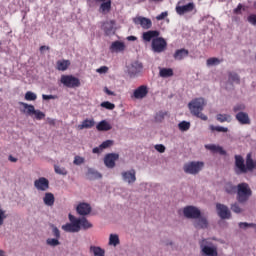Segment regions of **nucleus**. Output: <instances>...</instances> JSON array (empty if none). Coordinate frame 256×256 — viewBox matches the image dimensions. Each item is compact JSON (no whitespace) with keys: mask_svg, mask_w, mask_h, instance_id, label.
<instances>
[{"mask_svg":"<svg viewBox=\"0 0 256 256\" xmlns=\"http://www.w3.org/2000/svg\"><path fill=\"white\" fill-rule=\"evenodd\" d=\"M216 211L220 219H231V210L225 204L217 203Z\"/></svg>","mask_w":256,"mask_h":256,"instance_id":"obj_11","label":"nucleus"},{"mask_svg":"<svg viewBox=\"0 0 256 256\" xmlns=\"http://www.w3.org/2000/svg\"><path fill=\"white\" fill-rule=\"evenodd\" d=\"M86 177H88L90 181H93L95 179H101L103 176L101 175V173L97 172V170L89 168L86 173Z\"/></svg>","mask_w":256,"mask_h":256,"instance_id":"obj_30","label":"nucleus"},{"mask_svg":"<svg viewBox=\"0 0 256 256\" xmlns=\"http://www.w3.org/2000/svg\"><path fill=\"white\" fill-rule=\"evenodd\" d=\"M108 71H109V68L107 66H101L96 70V72L100 74L107 73Z\"/></svg>","mask_w":256,"mask_h":256,"instance_id":"obj_57","label":"nucleus"},{"mask_svg":"<svg viewBox=\"0 0 256 256\" xmlns=\"http://www.w3.org/2000/svg\"><path fill=\"white\" fill-rule=\"evenodd\" d=\"M109 11H111V0L102 2L99 8V13H102V15H107Z\"/></svg>","mask_w":256,"mask_h":256,"instance_id":"obj_31","label":"nucleus"},{"mask_svg":"<svg viewBox=\"0 0 256 256\" xmlns=\"http://www.w3.org/2000/svg\"><path fill=\"white\" fill-rule=\"evenodd\" d=\"M155 149L158 153H165V146L163 144L155 145Z\"/></svg>","mask_w":256,"mask_h":256,"instance_id":"obj_56","label":"nucleus"},{"mask_svg":"<svg viewBox=\"0 0 256 256\" xmlns=\"http://www.w3.org/2000/svg\"><path fill=\"white\" fill-rule=\"evenodd\" d=\"M8 159L11 161V163H17V158L13 157L12 155H10Z\"/></svg>","mask_w":256,"mask_h":256,"instance_id":"obj_62","label":"nucleus"},{"mask_svg":"<svg viewBox=\"0 0 256 256\" xmlns=\"http://www.w3.org/2000/svg\"><path fill=\"white\" fill-rule=\"evenodd\" d=\"M5 219H7V215H5V211L0 208V226L3 225Z\"/></svg>","mask_w":256,"mask_h":256,"instance_id":"obj_54","label":"nucleus"},{"mask_svg":"<svg viewBox=\"0 0 256 256\" xmlns=\"http://www.w3.org/2000/svg\"><path fill=\"white\" fill-rule=\"evenodd\" d=\"M205 149L212 151V153H219L220 155H227V152L221 146L215 144H206Z\"/></svg>","mask_w":256,"mask_h":256,"instance_id":"obj_28","label":"nucleus"},{"mask_svg":"<svg viewBox=\"0 0 256 256\" xmlns=\"http://www.w3.org/2000/svg\"><path fill=\"white\" fill-rule=\"evenodd\" d=\"M165 117H167V112L159 111V112L156 113V115H155V121H156V123H161V122L163 121V119H165Z\"/></svg>","mask_w":256,"mask_h":256,"instance_id":"obj_42","label":"nucleus"},{"mask_svg":"<svg viewBox=\"0 0 256 256\" xmlns=\"http://www.w3.org/2000/svg\"><path fill=\"white\" fill-rule=\"evenodd\" d=\"M236 120L240 125H251V118H249L247 112H238L236 114Z\"/></svg>","mask_w":256,"mask_h":256,"instance_id":"obj_22","label":"nucleus"},{"mask_svg":"<svg viewBox=\"0 0 256 256\" xmlns=\"http://www.w3.org/2000/svg\"><path fill=\"white\" fill-rule=\"evenodd\" d=\"M175 61H183L185 57H189V50L182 48L175 51L173 55Z\"/></svg>","mask_w":256,"mask_h":256,"instance_id":"obj_25","label":"nucleus"},{"mask_svg":"<svg viewBox=\"0 0 256 256\" xmlns=\"http://www.w3.org/2000/svg\"><path fill=\"white\" fill-rule=\"evenodd\" d=\"M216 119L220 123H225V122L226 123H231V121L233 120V117L229 114H217Z\"/></svg>","mask_w":256,"mask_h":256,"instance_id":"obj_34","label":"nucleus"},{"mask_svg":"<svg viewBox=\"0 0 256 256\" xmlns=\"http://www.w3.org/2000/svg\"><path fill=\"white\" fill-rule=\"evenodd\" d=\"M69 65H71V62L69 60H59L57 62V69L58 71H67Z\"/></svg>","mask_w":256,"mask_h":256,"instance_id":"obj_35","label":"nucleus"},{"mask_svg":"<svg viewBox=\"0 0 256 256\" xmlns=\"http://www.w3.org/2000/svg\"><path fill=\"white\" fill-rule=\"evenodd\" d=\"M100 105L101 107H104V109H108L109 111H113V109H115V104L109 101L102 102Z\"/></svg>","mask_w":256,"mask_h":256,"instance_id":"obj_47","label":"nucleus"},{"mask_svg":"<svg viewBox=\"0 0 256 256\" xmlns=\"http://www.w3.org/2000/svg\"><path fill=\"white\" fill-rule=\"evenodd\" d=\"M115 25H116L115 20L104 22L102 28L105 35H115V31H116Z\"/></svg>","mask_w":256,"mask_h":256,"instance_id":"obj_19","label":"nucleus"},{"mask_svg":"<svg viewBox=\"0 0 256 256\" xmlns=\"http://www.w3.org/2000/svg\"><path fill=\"white\" fill-rule=\"evenodd\" d=\"M219 63H221V60H219V58H209L206 61V65L208 67H214L215 65H219Z\"/></svg>","mask_w":256,"mask_h":256,"instance_id":"obj_43","label":"nucleus"},{"mask_svg":"<svg viewBox=\"0 0 256 256\" xmlns=\"http://www.w3.org/2000/svg\"><path fill=\"white\" fill-rule=\"evenodd\" d=\"M205 167V163L201 161H192L184 164L183 170L188 175H197L199 172L203 170Z\"/></svg>","mask_w":256,"mask_h":256,"instance_id":"obj_5","label":"nucleus"},{"mask_svg":"<svg viewBox=\"0 0 256 256\" xmlns=\"http://www.w3.org/2000/svg\"><path fill=\"white\" fill-rule=\"evenodd\" d=\"M76 211L78 215H89V213H91V205L87 203H80L77 206Z\"/></svg>","mask_w":256,"mask_h":256,"instance_id":"obj_24","label":"nucleus"},{"mask_svg":"<svg viewBox=\"0 0 256 256\" xmlns=\"http://www.w3.org/2000/svg\"><path fill=\"white\" fill-rule=\"evenodd\" d=\"M231 211H233V213H241L242 210L238 203H234L231 205Z\"/></svg>","mask_w":256,"mask_h":256,"instance_id":"obj_52","label":"nucleus"},{"mask_svg":"<svg viewBox=\"0 0 256 256\" xmlns=\"http://www.w3.org/2000/svg\"><path fill=\"white\" fill-rule=\"evenodd\" d=\"M141 71H143V64H141V62L135 61L127 66V73L129 77H137Z\"/></svg>","mask_w":256,"mask_h":256,"instance_id":"obj_10","label":"nucleus"},{"mask_svg":"<svg viewBox=\"0 0 256 256\" xmlns=\"http://www.w3.org/2000/svg\"><path fill=\"white\" fill-rule=\"evenodd\" d=\"M148 94L149 88L145 85H141L134 90L132 97H134V99H145V97H147Z\"/></svg>","mask_w":256,"mask_h":256,"instance_id":"obj_18","label":"nucleus"},{"mask_svg":"<svg viewBox=\"0 0 256 256\" xmlns=\"http://www.w3.org/2000/svg\"><path fill=\"white\" fill-rule=\"evenodd\" d=\"M73 163L74 165H83V163H85V158L81 156H75Z\"/></svg>","mask_w":256,"mask_h":256,"instance_id":"obj_48","label":"nucleus"},{"mask_svg":"<svg viewBox=\"0 0 256 256\" xmlns=\"http://www.w3.org/2000/svg\"><path fill=\"white\" fill-rule=\"evenodd\" d=\"M111 53H120L121 51H125V43L121 41H115L110 46Z\"/></svg>","mask_w":256,"mask_h":256,"instance_id":"obj_26","label":"nucleus"},{"mask_svg":"<svg viewBox=\"0 0 256 256\" xmlns=\"http://www.w3.org/2000/svg\"><path fill=\"white\" fill-rule=\"evenodd\" d=\"M160 77L167 78L173 77V69L171 68H162L159 72Z\"/></svg>","mask_w":256,"mask_h":256,"instance_id":"obj_38","label":"nucleus"},{"mask_svg":"<svg viewBox=\"0 0 256 256\" xmlns=\"http://www.w3.org/2000/svg\"><path fill=\"white\" fill-rule=\"evenodd\" d=\"M246 109V106L245 104L243 103H240V104H236L234 107H233V111L234 113H243Z\"/></svg>","mask_w":256,"mask_h":256,"instance_id":"obj_45","label":"nucleus"},{"mask_svg":"<svg viewBox=\"0 0 256 256\" xmlns=\"http://www.w3.org/2000/svg\"><path fill=\"white\" fill-rule=\"evenodd\" d=\"M25 100L26 101H36L37 100V94L34 92L28 91L25 94Z\"/></svg>","mask_w":256,"mask_h":256,"instance_id":"obj_46","label":"nucleus"},{"mask_svg":"<svg viewBox=\"0 0 256 256\" xmlns=\"http://www.w3.org/2000/svg\"><path fill=\"white\" fill-rule=\"evenodd\" d=\"M54 171L57 175H67V169L58 165H54Z\"/></svg>","mask_w":256,"mask_h":256,"instance_id":"obj_44","label":"nucleus"},{"mask_svg":"<svg viewBox=\"0 0 256 256\" xmlns=\"http://www.w3.org/2000/svg\"><path fill=\"white\" fill-rule=\"evenodd\" d=\"M224 189H225L226 193H228L229 195H233V194L237 193V186L233 185L230 182L225 184Z\"/></svg>","mask_w":256,"mask_h":256,"instance_id":"obj_37","label":"nucleus"},{"mask_svg":"<svg viewBox=\"0 0 256 256\" xmlns=\"http://www.w3.org/2000/svg\"><path fill=\"white\" fill-rule=\"evenodd\" d=\"M241 83V78L239 74L235 72H230L228 74V81L226 83V89H232L233 85H239Z\"/></svg>","mask_w":256,"mask_h":256,"instance_id":"obj_13","label":"nucleus"},{"mask_svg":"<svg viewBox=\"0 0 256 256\" xmlns=\"http://www.w3.org/2000/svg\"><path fill=\"white\" fill-rule=\"evenodd\" d=\"M96 129H112V127L109 122H107L106 120H102L97 124Z\"/></svg>","mask_w":256,"mask_h":256,"instance_id":"obj_41","label":"nucleus"},{"mask_svg":"<svg viewBox=\"0 0 256 256\" xmlns=\"http://www.w3.org/2000/svg\"><path fill=\"white\" fill-rule=\"evenodd\" d=\"M42 99H44V101H49L51 99H55V96L54 95L43 94Z\"/></svg>","mask_w":256,"mask_h":256,"instance_id":"obj_59","label":"nucleus"},{"mask_svg":"<svg viewBox=\"0 0 256 256\" xmlns=\"http://www.w3.org/2000/svg\"><path fill=\"white\" fill-rule=\"evenodd\" d=\"M159 35H161V33L157 30H149L147 32H144L142 34V39L144 41H146L147 43H149L151 41V39H156L159 37Z\"/></svg>","mask_w":256,"mask_h":256,"instance_id":"obj_23","label":"nucleus"},{"mask_svg":"<svg viewBox=\"0 0 256 256\" xmlns=\"http://www.w3.org/2000/svg\"><path fill=\"white\" fill-rule=\"evenodd\" d=\"M195 229H207L209 227V221L207 217L200 214L198 218L193 221Z\"/></svg>","mask_w":256,"mask_h":256,"instance_id":"obj_17","label":"nucleus"},{"mask_svg":"<svg viewBox=\"0 0 256 256\" xmlns=\"http://www.w3.org/2000/svg\"><path fill=\"white\" fill-rule=\"evenodd\" d=\"M48 123L50 124V127H59L61 125V122L52 118H48Z\"/></svg>","mask_w":256,"mask_h":256,"instance_id":"obj_50","label":"nucleus"},{"mask_svg":"<svg viewBox=\"0 0 256 256\" xmlns=\"http://www.w3.org/2000/svg\"><path fill=\"white\" fill-rule=\"evenodd\" d=\"M119 160V154L110 153L104 157V164L108 169H113L115 167V161Z\"/></svg>","mask_w":256,"mask_h":256,"instance_id":"obj_14","label":"nucleus"},{"mask_svg":"<svg viewBox=\"0 0 256 256\" xmlns=\"http://www.w3.org/2000/svg\"><path fill=\"white\" fill-rule=\"evenodd\" d=\"M169 12L165 11L162 12L160 15L156 16L157 21H163V19H165V17H168Z\"/></svg>","mask_w":256,"mask_h":256,"instance_id":"obj_55","label":"nucleus"},{"mask_svg":"<svg viewBox=\"0 0 256 256\" xmlns=\"http://www.w3.org/2000/svg\"><path fill=\"white\" fill-rule=\"evenodd\" d=\"M34 187L37 191H47L49 189V180L45 177H40L34 181Z\"/></svg>","mask_w":256,"mask_h":256,"instance_id":"obj_16","label":"nucleus"},{"mask_svg":"<svg viewBox=\"0 0 256 256\" xmlns=\"http://www.w3.org/2000/svg\"><path fill=\"white\" fill-rule=\"evenodd\" d=\"M207 241L206 240H202L200 242V248L202 250V254L206 255V256H218V252H217V247H211V246H207L205 245Z\"/></svg>","mask_w":256,"mask_h":256,"instance_id":"obj_12","label":"nucleus"},{"mask_svg":"<svg viewBox=\"0 0 256 256\" xmlns=\"http://www.w3.org/2000/svg\"><path fill=\"white\" fill-rule=\"evenodd\" d=\"M248 21L249 23H251V25H256V15L251 14L250 16H248Z\"/></svg>","mask_w":256,"mask_h":256,"instance_id":"obj_58","label":"nucleus"},{"mask_svg":"<svg viewBox=\"0 0 256 256\" xmlns=\"http://www.w3.org/2000/svg\"><path fill=\"white\" fill-rule=\"evenodd\" d=\"M68 217L70 223L62 226L63 231L66 233H79V231H81V227L79 226V221H77V218L72 214H69Z\"/></svg>","mask_w":256,"mask_h":256,"instance_id":"obj_6","label":"nucleus"},{"mask_svg":"<svg viewBox=\"0 0 256 256\" xmlns=\"http://www.w3.org/2000/svg\"><path fill=\"white\" fill-rule=\"evenodd\" d=\"M234 159V171L236 175H245V173H249L256 168V162L253 160L251 153H248L246 156V164L241 155H235Z\"/></svg>","mask_w":256,"mask_h":256,"instance_id":"obj_1","label":"nucleus"},{"mask_svg":"<svg viewBox=\"0 0 256 256\" xmlns=\"http://www.w3.org/2000/svg\"><path fill=\"white\" fill-rule=\"evenodd\" d=\"M195 10V3L190 2L183 6H177L176 7V13L178 15H185V13H191V11Z\"/></svg>","mask_w":256,"mask_h":256,"instance_id":"obj_20","label":"nucleus"},{"mask_svg":"<svg viewBox=\"0 0 256 256\" xmlns=\"http://www.w3.org/2000/svg\"><path fill=\"white\" fill-rule=\"evenodd\" d=\"M253 195L251 188H249V184L247 183H240L237 186V201L238 203H246L249 201V197Z\"/></svg>","mask_w":256,"mask_h":256,"instance_id":"obj_3","label":"nucleus"},{"mask_svg":"<svg viewBox=\"0 0 256 256\" xmlns=\"http://www.w3.org/2000/svg\"><path fill=\"white\" fill-rule=\"evenodd\" d=\"M241 9H243V5L242 4H238L237 8L234 9V13L236 15H239V13H241Z\"/></svg>","mask_w":256,"mask_h":256,"instance_id":"obj_60","label":"nucleus"},{"mask_svg":"<svg viewBox=\"0 0 256 256\" xmlns=\"http://www.w3.org/2000/svg\"><path fill=\"white\" fill-rule=\"evenodd\" d=\"M205 105H207V102H205V98L200 97L190 101L188 103V108L191 115L197 117L198 119H201L202 121H207V115L203 114V109H205Z\"/></svg>","mask_w":256,"mask_h":256,"instance_id":"obj_2","label":"nucleus"},{"mask_svg":"<svg viewBox=\"0 0 256 256\" xmlns=\"http://www.w3.org/2000/svg\"><path fill=\"white\" fill-rule=\"evenodd\" d=\"M91 127H95V120L86 119L82 122V125H79V129H91Z\"/></svg>","mask_w":256,"mask_h":256,"instance_id":"obj_36","label":"nucleus"},{"mask_svg":"<svg viewBox=\"0 0 256 256\" xmlns=\"http://www.w3.org/2000/svg\"><path fill=\"white\" fill-rule=\"evenodd\" d=\"M77 221H78V227H80V229L82 227V229L87 230L93 227V224H91L89 220H87V218H81V219L77 218Z\"/></svg>","mask_w":256,"mask_h":256,"instance_id":"obj_33","label":"nucleus"},{"mask_svg":"<svg viewBox=\"0 0 256 256\" xmlns=\"http://www.w3.org/2000/svg\"><path fill=\"white\" fill-rule=\"evenodd\" d=\"M135 175H136L135 169L124 171L122 172V179L123 181L129 184L135 183V181H137V177Z\"/></svg>","mask_w":256,"mask_h":256,"instance_id":"obj_21","label":"nucleus"},{"mask_svg":"<svg viewBox=\"0 0 256 256\" xmlns=\"http://www.w3.org/2000/svg\"><path fill=\"white\" fill-rule=\"evenodd\" d=\"M60 81L65 87H69L70 89L81 86V81L79 78L73 75H62Z\"/></svg>","mask_w":256,"mask_h":256,"instance_id":"obj_7","label":"nucleus"},{"mask_svg":"<svg viewBox=\"0 0 256 256\" xmlns=\"http://www.w3.org/2000/svg\"><path fill=\"white\" fill-rule=\"evenodd\" d=\"M127 41H137V37L135 36H128Z\"/></svg>","mask_w":256,"mask_h":256,"instance_id":"obj_63","label":"nucleus"},{"mask_svg":"<svg viewBox=\"0 0 256 256\" xmlns=\"http://www.w3.org/2000/svg\"><path fill=\"white\" fill-rule=\"evenodd\" d=\"M210 129H227V128L221 127V126H217V127L211 126Z\"/></svg>","mask_w":256,"mask_h":256,"instance_id":"obj_64","label":"nucleus"},{"mask_svg":"<svg viewBox=\"0 0 256 256\" xmlns=\"http://www.w3.org/2000/svg\"><path fill=\"white\" fill-rule=\"evenodd\" d=\"M19 105H22V107H24L23 113H25L29 117H32V119H37L38 121H41V119H45V113L40 110H35V106L27 104L25 102H19Z\"/></svg>","mask_w":256,"mask_h":256,"instance_id":"obj_4","label":"nucleus"},{"mask_svg":"<svg viewBox=\"0 0 256 256\" xmlns=\"http://www.w3.org/2000/svg\"><path fill=\"white\" fill-rule=\"evenodd\" d=\"M239 227H240V229H247V227H255V224L247 223V222H240Z\"/></svg>","mask_w":256,"mask_h":256,"instance_id":"obj_53","label":"nucleus"},{"mask_svg":"<svg viewBox=\"0 0 256 256\" xmlns=\"http://www.w3.org/2000/svg\"><path fill=\"white\" fill-rule=\"evenodd\" d=\"M46 245H48L49 247H57L61 245V242H59V238H48L46 240Z\"/></svg>","mask_w":256,"mask_h":256,"instance_id":"obj_40","label":"nucleus"},{"mask_svg":"<svg viewBox=\"0 0 256 256\" xmlns=\"http://www.w3.org/2000/svg\"><path fill=\"white\" fill-rule=\"evenodd\" d=\"M135 25H141L142 29H151L153 27V22L149 18L145 17H136L133 19Z\"/></svg>","mask_w":256,"mask_h":256,"instance_id":"obj_15","label":"nucleus"},{"mask_svg":"<svg viewBox=\"0 0 256 256\" xmlns=\"http://www.w3.org/2000/svg\"><path fill=\"white\" fill-rule=\"evenodd\" d=\"M89 251L94 256H105V249L99 246H90Z\"/></svg>","mask_w":256,"mask_h":256,"instance_id":"obj_32","label":"nucleus"},{"mask_svg":"<svg viewBox=\"0 0 256 256\" xmlns=\"http://www.w3.org/2000/svg\"><path fill=\"white\" fill-rule=\"evenodd\" d=\"M113 145L112 140H106L102 144L99 145V147H95L92 149V153L99 154L103 151V149H108V147H111Z\"/></svg>","mask_w":256,"mask_h":256,"instance_id":"obj_29","label":"nucleus"},{"mask_svg":"<svg viewBox=\"0 0 256 256\" xmlns=\"http://www.w3.org/2000/svg\"><path fill=\"white\" fill-rule=\"evenodd\" d=\"M179 129H189L191 127V123L187 121H182L178 124Z\"/></svg>","mask_w":256,"mask_h":256,"instance_id":"obj_51","label":"nucleus"},{"mask_svg":"<svg viewBox=\"0 0 256 256\" xmlns=\"http://www.w3.org/2000/svg\"><path fill=\"white\" fill-rule=\"evenodd\" d=\"M167 49V41L163 38L158 37L152 40V50L154 53H163Z\"/></svg>","mask_w":256,"mask_h":256,"instance_id":"obj_9","label":"nucleus"},{"mask_svg":"<svg viewBox=\"0 0 256 256\" xmlns=\"http://www.w3.org/2000/svg\"><path fill=\"white\" fill-rule=\"evenodd\" d=\"M43 203L47 207H53V205H55V195L51 192L45 193Z\"/></svg>","mask_w":256,"mask_h":256,"instance_id":"obj_27","label":"nucleus"},{"mask_svg":"<svg viewBox=\"0 0 256 256\" xmlns=\"http://www.w3.org/2000/svg\"><path fill=\"white\" fill-rule=\"evenodd\" d=\"M121 241L119 240V235L117 234H110L109 237V245H112L113 247H117Z\"/></svg>","mask_w":256,"mask_h":256,"instance_id":"obj_39","label":"nucleus"},{"mask_svg":"<svg viewBox=\"0 0 256 256\" xmlns=\"http://www.w3.org/2000/svg\"><path fill=\"white\" fill-rule=\"evenodd\" d=\"M52 233L56 239H61V231L56 226H52Z\"/></svg>","mask_w":256,"mask_h":256,"instance_id":"obj_49","label":"nucleus"},{"mask_svg":"<svg viewBox=\"0 0 256 256\" xmlns=\"http://www.w3.org/2000/svg\"><path fill=\"white\" fill-rule=\"evenodd\" d=\"M104 91H105V93H106L107 95H115V92L109 90V88H107V87L104 88Z\"/></svg>","mask_w":256,"mask_h":256,"instance_id":"obj_61","label":"nucleus"},{"mask_svg":"<svg viewBox=\"0 0 256 256\" xmlns=\"http://www.w3.org/2000/svg\"><path fill=\"white\" fill-rule=\"evenodd\" d=\"M184 217L186 219H194L196 220L197 218L201 217V210L195 206H186L183 209Z\"/></svg>","mask_w":256,"mask_h":256,"instance_id":"obj_8","label":"nucleus"}]
</instances>
